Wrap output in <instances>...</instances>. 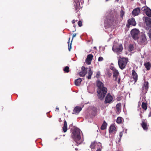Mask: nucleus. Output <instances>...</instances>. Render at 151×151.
Returning <instances> with one entry per match:
<instances>
[{"instance_id":"79ce46f5","label":"nucleus","mask_w":151,"mask_h":151,"mask_svg":"<svg viewBox=\"0 0 151 151\" xmlns=\"http://www.w3.org/2000/svg\"><path fill=\"white\" fill-rule=\"evenodd\" d=\"M98 145L100 147H101V144L100 142H99Z\"/></svg>"},{"instance_id":"a211bd4d","label":"nucleus","mask_w":151,"mask_h":151,"mask_svg":"<svg viewBox=\"0 0 151 151\" xmlns=\"http://www.w3.org/2000/svg\"><path fill=\"white\" fill-rule=\"evenodd\" d=\"M76 34H74L73 35V36L72 39L71 41V43H70V45H69V43H70V38L69 37V40L68 42V49L69 51H70V50L71 49L72 42L73 41V39L74 37H75L76 36Z\"/></svg>"},{"instance_id":"aec40b11","label":"nucleus","mask_w":151,"mask_h":151,"mask_svg":"<svg viewBox=\"0 0 151 151\" xmlns=\"http://www.w3.org/2000/svg\"><path fill=\"white\" fill-rule=\"evenodd\" d=\"M141 126L143 129L145 130H147L148 129L147 126V123L145 122V121H142L141 123Z\"/></svg>"},{"instance_id":"b1692460","label":"nucleus","mask_w":151,"mask_h":151,"mask_svg":"<svg viewBox=\"0 0 151 151\" xmlns=\"http://www.w3.org/2000/svg\"><path fill=\"white\" fill-rule=\"evenodd\" d=\"M93 74V72L92 71L91 69L90 68H89L88 72V76L87 78L88 79H91V75Z\"/></svg>"},{"instance_id":"4be33fe9","label":"nucleus","mask_w":151,"mask_h":151,"mask_svg":"<svg viewBox=\"0 0 151 151\" xmlns=\"http://www.w3.org/2000/svg\"><path fill=\"white\" fill-rule=\"evenodd\" d=\"M82 79L81 78H79L75 80V84L76 86H79L81 84L82 81Z\"/></svg>"},{"instance_id":"c9c22d12","label":"nucleus","mask_w":151,"mask_h":151,"mask_svg":"<svg viewBox=\"0 0 151 151\" xmlns=\"http://www.w3.org/2000/svg\"><path fill=\"white\" fill-rule=\"evenodd\" d=\"M148 34L149 37L150 39L151 40V28L150 29V30L149 31Z\"/></svg>"},{"instance_id":"58836bf2","label":"nucleus","mask_w":151,"mask_h":151,"mask_svg":"<svg viewBox=\"0 0 151 151\" xmlns=\"http://www.w3.org/2000/svg\"><path fill=\"white\" fill-rule=\"evenodd\" d=\"M122 135L123 134L122 132H120L119 134V136L120 137V139H119V141H120V139L121 137H122Z\"/></svg>"},{"instance_id":"a878e982","label":"nucleus","mask_w":151,"mask_h":151,"mask_svg":"<svg viewBox=\"0 0 151 151\" xmlns=\"http://www.w3.org/2000/svg\"><path fill=\"white\" fill-rule=\"evenodd\" d=\"M97 144V143L95 141L91 143L90 146V147L92 151H93V149H95V145H96Z\"/></svg>"},{"instance_id":"423d86ee","label":"nucleus","mask_w":151,"mask_h":151,"mask_svg":"<svg viewBox=\"0 0 151 151\" xmlns=\"http://www.w3.org/2000/svg\"><path fill=\"white\" fill-rule=\"evenodd\" d=\"M123 49L122 45L120 44L118 46L116 47H115L114 45L112 47V49L114 52L116 53L117 54H119L122 52Z\"/></svg>"},{"instance_id":"c03bdc74","label":"nucleus","mask_w":151,"mask_h":151,"mask_svg":"<svg viewBox=\"0 0 151 151\" xmlns=\"http://www.w3.org/2000/svg\"><path fill=\"white\" fill-rule=\"evenodd\" d=\"M72 23L73 24L75 22V20H73L72 21Z\"/></svg>"},{"instance_id":"f704fd0d","label":"nucleus","mask_w":151,"mask_h":151,"mask_svg":"<svg viewBox=\"0 0 151 151\" xmlns=\"http://www.w3.org/2000/svg\"><path fill=\"white\" fill-rule=\"evenodd\" d=\"M100 75V71H98L96 75V77L97 78H99Z\"/></svg>"},{"instance_id":"ddd939ff","label":"nucleus","mask_w":151,"mask_h":151,"mask_svg":"<svg viewBox=\"0 0 151 151\" xmlns=\"http://www.w3.org/2000/svg\"><path fill=\"white\" fill-rule=\"evenodd\" d=\"M140 8L139 7H137L134 9L132 12L133 15L134 16H137L138 15L140 12Z\"/></svg>"},{"instance_id":"f257e3e1","label":"nucleus","mask_w":151,"mask_h":151,"mask_svg":"<svg viewBox=\"0 0 151 151\" xmlns=\"http://www.w3.org/2000/svg\"><path fill=\"white\" fill-rule=\"evenodd\" d=\"M96 84L97 87V96L99 99L102 100L107 93V89L104 86V84L99 80H97Z\"/></svg>"},{"instance_id":"20e7f679","label":"nucleus","mask_w":151,"mask_h":151,"mask_svg":"<svg viewBox=\"0 0 151 151\" xmlns=\"http://www.w3.org/2000/svg\"><path fill=\"white\" fill-rule=\"evenodd\" d=\"M139 31L137 29H134L131 31V35L132 38L134 40L138 39Z\"/></svg>"},{"instance_id":"5701e85b","label":"nucleus","mask_w":151,"mask_h":151,"mask_svg":"<svg viewBox=\"0 0 151 151\" xmlns=\"http://www.w3.org/2000/svg\"><path fill=\"white\" fill-rule=\"evenodd\" d=\"M116 129V127L114 124L111 125L109 128V132L111 133L114 131Z\"/></svg>"},{"instance_id":"de8ad7c7","label":"nucleus","mask_w":151,"mask_h":151,"mask_svg":"<svg viewBox=\"0 0 151 151\" xmlns=\"http://www.w3.org/2000/svg\"><path fill=\"white\" fill-rule=\"evenodd\" d=\"M56 109L59 110V108L58 107H56Z\"/></svg>"},{"instance_id":"f8f14e48","label":"nucleus","mask_w":151,"mask_h":151,"mask_svg":"<svg viewBox=\"0 0 151 151\" xmlns=\"http://www.w3.org/2000/svg\"><path fill=\"white\" fill-rule=\"evenodd\" d=\"M82 108L80 106H76L73 109V114H78L82 110Z\"/></svg>"},{"instance_id":"c85d7f7f","label":"nucleus","mask_w":151,"mask_h":151,"mask_svg":"<svg viewBox=\"0 0 151 151\" xmlns=\"http://www.w3.org/2000/svg\"><path fill=\"white\" fill-rule=\"evenodd\" d=\"M122 122V118L121 117H118L116 120V122L118 124H120Z\"/></svg>"},{"instance_id":"2eb2a0df","label":"nucleus","mask_w":151,"mask_h":151,"mask_svg":"<svg viewBox=\"0 0 151 151\" xmlns=\"http://www.w3.org/2000/svg\"><path fill=\"white\" fill-rule=\"evenodd\" d=\"M128 24L129 25H131L133 26H135L136 24V23L134 19V18H132L129 19L128 21Z\"/></svg>"},{"instance_id":"393cba45","label":"nucleus","mask_w":151,"mask_h":151,"mask_svg":"<svg viewBox=\"0 0 151 151\" xmlns=\"http://www.w3.org/2000/svg\"><path fill=\"white\" fill-rule=\"evenodd\" d=\"M107 126V123L105 122V121H104L101 127V129L102 130H104L106 128Z\"/></svg>"},{"instance_id":"e433bc0d","label":"nucleus","mask_w":151,"mask_h":151,"mask_svg":"<svg viewBox=\"0 0 151 151\" xmlns=\"http://www.w3.org/2000/svg\"><path fill=\"white\" fill-rule=\"evenodd\" d=\"M103 60L104 58L102 57H100L98 58V61L99 62L102 61Z\"/></svg>"},{"instance_id":"2f4dec72","label":"nucleus","mask_w":151,"mask_h":151,"mask_svg":"<svg viewBox=\"0 0 151 151\" xmlns=\"http://www.w3.org/2000/svg\"><path fill=\"white\" fill-rule=\"evenodd\" d=\"M69 67L68 66H66L64 69V71L66 73H68L69 72Z\"/></svg>"},{"instance_id":"f03ea898","label":"nucleus","mask_w":151,"mask_h":151,"mask_svg":"<svg viewBox=\"0 0 151 151\" xmlns=\"http://www.w3.org/2000/svg\"><path fill=\"white\" fill-rule=\"evenodd\" d=\"M81 130L77 128H74L72 132L71 137L74 141L78 144L82 142L81 136Z\"/></svg>"},{"instance_id":"f3484780","label":"nucleus","mask_w":151,"mask_h":151,"mask_svg":"<svg viewBox=\"0 0 151 151\" xmlns=\"http://www.w3.org/2000/svg\"><path fill=\"white\" fill-rule=\"evenodd\" d=\"M132 77L134 80L135 82H136L137 80L138 75L134 70H132Z\"/></svg>"},{"instance_id":"a19ab883","label":"nucleus","mask_w":151,"mask_h":151,"mask_svg":"<svg viewBox=\"0 0 151 151\" xmlns=\"http://www.w3.org/2000/svg\"><path fill=\"white\" fill-rule=\"evenodd\" d=\"M96 151H101V149L100 147L98 148L97 150Z\"/></svg>"},{"instance_id":"cd10ccee","label":"nucleus","mask_w":151,"mask_h":151,"mask_svg":"<svg viewBox=\"0 0 151 151\" xmlns=\"http://www.w3.org/2000/svg\"><path fill=\"white\" fill-rule=\"evenodd\" d=\"M142 108L145 110H146L147 108V105L146 103L143 102L142 103Z\"/></svg>"},{"instance_id":"6e6552de","label":"nucleus","mask_w":151,"mask_h":151,"mask_svg":"<svg viewBox=\"0 0 151 151\" xmlns=\"http://www.w3.org/2000/svg\"><path fill=\"white\" fill-rule=\"evenodd\" d=\"M142 10L144 11L146 15L149 17H151V10L147 7L144 6L142 8Z\"/></svg>"},{"instance_id":"09e8293b","label":"nucleus","mask_w":151,"mask_h":151,"mask_svg":"<svg viewBox=\"0 0 151 151\" xmlns=\"http://www.w3.org/2000/svg\"><path fill=\"white\" fill-rule=\"evenodd\" d=\"M94 48H95V49H96V47H94Z\"/></svg>"},{"instance_id":"6ab92c4d","label":"nucleus","mask_w":151,"mask_h":151,"mask_svg":"<svg viewBox=\"0 0 151 151\" xmlns=\"http://www.w3.org/2000/svg\"><path fill=\"white\" fill-rule=\"evenodd\" d=\"M62 130L64 132H66L67 130V124L65 120L64 121V123Z\"/></svg>"},{"instance_id":"dca6fc26","label":"nucleus","mask_w":151,"mask_h":151,"mask_svg":"<svg viewBox=\"0 0 151 151\" xmlns=\"http://www.w3.org/2000/svg\"><path fill=\"white\" fill-rule=\"evenodd\" d=\"M112 70L113 73V76L114 77H115V81H116L119 75V73L118 70L115 68H113Z\"/></svg>"},{"instance_id":"9d476101","label":"nucleus","mask_w":151,"mask_h":151,"mask_svg":"<svg viewBox=\"0 0 151 151\" xmlns=\"http://www.w3.org/2000/svg\"><path fill=\"white\" fill-rule=\"evenodd\" d=\"M74 5L76 10H78L81 7L80 6L79 0H74Z\"/></svg>"},{"instance_id":"9b49d317","label":"nucleus","mask_w":151,"mask_h":151,"mask_svg":"<svg viewBox=\"0 0 151 151\" xmlns=\"http://www.w3.org/2000/svg\"><path fill=\"white\" fill-rule=\"evenodd\" d=\"M113 100V97L111 96L110 93H108L107 95L105 98V103H111Z\"/></svg>"},{"instance_id":"4c0bfd02","label":"nucleus","mask_w":151,"mask_h":151,"mask_svg":"<svg viewBox=\"0 0 151 151\" xmlns=\"http://www.w3.org/2000/svg\"><path fill=\"white\" fill-rule=\"evenodd\" d=\"M78 26L81 27L82 26V23L81 21H79L78 22Z\"/></svg>"},{"instance_id":"412c9836","label":"nucleus","mask_w":151,"mask_h":151,"mask_svg":"<svg viewBox=\"0 0 151 151\" xmlns=\"http://www.w3.org/2000/svg\"><path fill=\"white\" fill-rule=\"evenodd\" d=\"M144 65L147 70H150L151 68V64L149 62L145 63Z\"/></svg>"},{"instance_id":"7c9ffc66","label":"nucleus","mask_w":151,"mask_h":151,"mask_svg":"<svg viewBox=\"0 0 151 151\" xmlns=\"http://www.w3.org/2000/svg\"><path fill=\"white\" fill-rule=\"evenodd\" d=\"M134 49V47L132 45L130 44L129 46V51H132Z\"/></svg>"},{"instance_id":"72a5a7b5","label":"nucleus","mask_w":151,"mask_h":151,"mask_svg":"<svg viewBox=\"0 0 151 151\" xmlns=\"http://www.w3.org/2000/svg\"><path fill=\"white\" fill-rule=\"evenodd\" d=\"M124 12L122 10L120 11V16L121 17H122L124 15Z\"/></svg>"},{"instance_id":"c756f323","label":"nucleus","mask_w":151,"mask_h":151,"mask_svg":"<svg viewBox=\"0 0 151 151\" xmlns=\"http://www.w3.org/2000/svg\"><path fill=\"white\" fill-rule=\"evenodd\" d=\"M93 58V55L92 54H89L88 55L87 58L88 59L90 60H92Z\"/></svg>"},{"instance_id":"7ed1b4c3","label":"nucleus","mask_w":151,"mask_h":151,"mask_svg":"<svg viewBox=\"0 0 151 151\" xmlns=\"http://www.w3.org/2000/svg\"><path fill=\"white\" fill-rule=\"evenodd\" d=\"M127 58H121L118 60V63L119 67L121 69L125 68L128 62Z\"/></svg>"},{"instance_id":"4468645a","label":"nucleus","mask_w":151,"mask_h":151,"mask_svg":"<svg viewBox=\"0 0 151 151\" xmlns=\"http://www.w3.org/2000/svg\"><path fill=\"white\" fill-rule=\"evenodd\" d=\"M148 83L147 82H146L144 83L142 90V92L145 93L147 92L148 88Z\"/></svg>"},{"instance_id":"39448f33","label":"nucleus","mask_w":151,"mask_h":151,"mask_svg":"<svg viewBox=\"0 0 151 151\" xmlns=\"http://www.w3.org/2000/svg\"><path fill=\"white\" fill-rule=\"evenodd\" d=\"M138 42L141 45H145L147 43V40L145 34H143L141 35Z\"/></svg>"},{"instance_id":"ea45409f","label":"nucleus","mask_w":151,"mask_h":151,"mask_svg":"<svg viewBox=\"0 0 151 151\" xmlns=\"http://www.w3.org/2000/svg\"><path fill=\"white\" fill-rule=\"evenodd\" d=\"M144 111L142 110V111H141V112L139 114V115L140 116L141 118H142V114L143 113Z\"/></svg>"},{"instance_id":"49530a36","label":"nucleus","mask_w":151,"mask_h":151,"mask_svg":"<svg viewBox=\"0 0 151 151\" xmlns=\"http://www.w3.org/2000/svg\"><path fill=\"white\" fill-rule=\"evenodd\" d=\"M78 150V148H75V150Z\"/></svg>"},{"instance_id":"37998d69","label":"nucleus","mask_w":151,"mask_h":151,"mask_svg":"<svg viewBox=\"0 0 151 151\" xmlns=\"http://www.w3.org/2000/svg\"><path fill=\"white\" fill-rule=\"evenodd\" d=\"M149 117L151 116V111H150L148 115Z\"/></svg>"},{"instance_id":"a18cd8bd","label":"nucleus","mask_w":151,"mask_h":151,"mask_svg":"<svg viewBox=\"0 0 151 151\" xmlns=\"http://www.w3.org/2000/svg\"><path fill=\"white\" fill-rule=\"evenodd\" d=\"M118 81L117 82H118V83H119V82H120V78H119L118 79Z\"/></svg>"},{"instance_id":"473e14b6","label":"nucleus","mask_w":151,"mask_h":151,"mask_svg":"<svg viewBox=\"0 0 151 151\" xmlns=\"http://www.w3.org/2000/svg\"><path fill=\"white\" fill-rule=\"evenodd\" d=\"M91 61L90 60L88 59V58H87L86 60V62L88 65L90 64Z\"/></svg>"},{"instance_id":"bb28decb","label":"nucleus","mask_w":151,"mask_h":151,"mask_svg":"<svg viewBox=\"0 0 151 151\" xmlns=\"http://www.w3.org/2000/svg\"><path fill=\"white\" fill-rule=\"evenodd\" d=\"M116 110L118 112H119L121 110V104H118L116 106Z\"/></svg>"},{"instance_id":"1a4fd4ad","label":"nucleus","mask_w":151,"mask_h":151,"mask_svg":"<svg viewBox=\"0 0 151 151\" xmlns=\"http://www.w3.org/2000/svg\"><path fill=\"white\" fill-rule=\"evenodd\" d=\"M87 68H85L84 66H83L81 68V71L79 73V75L80 76L83 77L85 76L87 73Z\"/></svg>"},{"instance_id":"0eeeda50","label":"nucleus","mask_w":151,"mask_h":151,"mask_svg":"<svg viewBox=\"0 0 151 151\" xmlns=\"http://www.w3.org/2000/svg\"><path fill=\"white\" fill-rule=\"evenodd\" d=\"M145 22L146 24L145 29L147 30L151 28V19L147 17H145Z\"/></svg>"}]
</instances>
